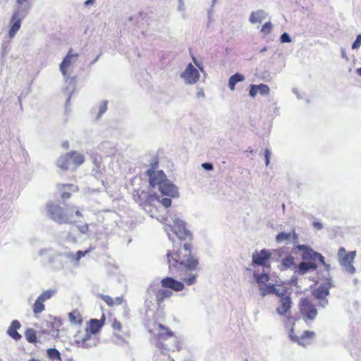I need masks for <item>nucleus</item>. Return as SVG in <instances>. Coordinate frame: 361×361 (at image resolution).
Instances as JSON below:
<instances>
[{
  "instance_id": "39",
  "label": "nucleus",
  "mask_w": 361,
  "mask_h": 361,
  "mask_svg": "<svg viewBox=\"0 0 361 361\" xmlns=\"http://www.w3.org/2000/svg\"><path fill=\"white\" fill-rule=\"evenodd\" d=\"M257 85H250V97H255L257 92H258V90H257Z\"/></svg>"
},
{
  "instance_id": "16",
  "label": "nucleus",
  "mask_w": 361,
  "mask_h": 361,
  "mask_svg": "<svg viewBox=\"0 0 361 361\" xmlns=\"http://www.w3.org/2000/svg\"><path fill=\"white\" fill-rule=\"evenodd\" d=\"M290 336L293 341L298 343L300 345L305 347L311 343V341L315 336V333L312 331H305L300 336L293 335Z\"/></svg>"
},
{
  "instance_id": "34",
  "label": "nucleus",
  "mask_w": 361,
  "mask_h": 361,
  "mask_svg": "<svg viewBox=\"0 0 361 361\" xmlns=\"http://www.w3.org/2000/svg\"><path fill=\"white\" fill-rule=\"evenodd\" d=\"M272 25L270 22H267L263 25L261 29V32L264 35H268L271 32Z\"/></svg>"
},
{
  "instance_id": "3",
  "label": "nucleus",
  "mask_w": 361,
  "mask_h": 361,
  "mask_svg": "<svg viewBox=\"0 0 361 361\" xmlns=\"http://www.w3.org/2000/svg\"><path fill=\"white\" fill-rule=\"evenodd\" d=\"M184 289V283L182 281L176 280L173 277H165L161 280V287L158 286H150L149 290L151 291L155 297V300L158 307L162 308V303L165 299L169 298L173 295V290L176 292L181 291Z\"/></svg>"
},
{
  "instance_id": "40",
  "label": "nucleus",
  "mask_w": 361,
  "mask_h": 361,
  "mask_svg": "<svg viewBox=\"0 0 361 361\" xmlns=\"http://www.w3.org/2000/svg\"><path fill=\"white\" fill-rule=\"evenodd\" d=\"M281 41L282 42H290L291 41V39L288 34H287L286 32H284L281 36Z\"/></svg>"
},
{
  "instance_id": "2",
  "label": "nucleus",
  "mask_w": 361,
  "mask_h": 361,
  "mask_svg": "<svg viewBox=\"0 0 361 361\" xmlns=\"http://www.w3.org/2000/svg\"><path fill=\"white\" fill-rule=\"evenodd\" d=\"M106 317L102 314L100 319H90L84 331H78L74 335V343L78 348L89 349L96 347L99 338L96 336L105 324Z\"/></svg>"
},
{
  "instance_id": "36",
  "label": "nucleus",
  "mask_w": 361,
  "mask_h": 361,
  "mask_svg": "<svg viewBox=\"0 0 361 361\" xmlns=\"http://www.w3.org/2000/svg\"><path fill=\"white\" fill-rule=\"evenodd\" d=\"M157 200L165 208H168L171 205V198H162L160 200L159 197H157Z\"/></svg>"
},
{
  "instance_id": "48",
  "label": "nucleus",
  "mask_w": 361,
  "mask_h": 361,
  "mask_svg": "<svg viewBox=\"0 0 361 361\" xmlns=\"http://www.w3.org/2000/svg\"><path fill=\"white\" fill-rule=\"evenodd\" d=\"M357 73L361 76V67L357 70Z\"/></svg>"
},
{
  "instance_id": "42",
  "label": "nucleus",
  "mask_w": 361,
  "mask_h": 361,
  "mask_svg": "<svg viewBox=\"0 0 361 361\" xmlns=\"http://www.w3.org/2000/svg\"><path fill=\"white\" fill-rule=\"evenodd\" d=\"M202 168H204L206 170H209H209H212L213 169V166L210 163H203L202 164Z\"/></svg>"
},
{
  "instance_id": "6",
  "label": "nucleus",
  "mask_w": 361,
  "mask_h": 361,
  "mask_svg": "<svg viewBox=\"0 0 361 361\" xmlns=\"http://www.w3.org/2000/svg\"><path fill=\"white\" fill-rule=\"evenodd\" d=\"M47 210L50 218L59 224H74L77 221L75 216L82 218L79 209L74 206L63 209L59 204L49 202L47 204Z\"/></svg>"
},
{
  "instance_id": "52",
  "label": "nucleus",
  "mask_w": 361,
  "mask_h": 361,
  "mask_svg": "<svg viewBox=\"0 0 361 361\" xmlns=\"http://www.w3.org/2000/svg\"><path fill=\"white\" fill-rule=\"evenodd\" d=\"M59 329H58V330H56V334L57 336H58V334H59Z\"/></svg>"
},
{
  "instance_id": "18",
  "label": "nucleus",
  "mask_w": 361,
  "mask_h": 361,
  "mask_svg": "<svg viewBox=\"0 0 361 361\" xmlns=\"http://www.w3.org/2000/svg\"><path fill=\"white\" fill-rule=\"evenodd\" d=\"M73 49H71L66 56L60 64V71L64 76L68 75V68L72 64L73 60L75 61L78 57V54H73Z\"/></svg>"
},
{
  "instance_id": "49",
  "label": "nucleus",
  "mask_w": 361,
  "mask_h": 361,
  "mask_svg": "<svg viewBox=\"0 0 361 361\" xmlns=\"http://www.w3.org/2000/svg\"><path fill=\"white\" fill-rule=\"evenodd\" d=\"M28 361H41V360L35 359V358H32V359L29 360Z\"/></svg>"
},
{
  "instance_id": "12",
  "label": "nucleus",
  "mask_w": 361,
  "mask_h": 361,
  "mask_svg": "<svg viewBox=\"0 0 361 361\" xmlns=\"http://www.w3.org/2000/svg\"><path fill=\"white\" fill-rule=\"evenodd\" d=\"M271 253L269 250L263 249L260 251H255L252 256V266L255 267L261 266L267 270L270 269L269 261L271 258Z\"/></svg>"
},
{
  "instance_id": "51",
  "label": "nucleus",
  "mask_w": 361,
  "mask_h": 361,
  "mask_svg": "<svg viewBox=\"0 0 361 361\" xmlns=\"http://www.w3.org/2000/svg\"><path fill=\"white\" fill-rule=\"evenodd\" d=\"M192 59H193L194 63L197 64L196 59H195V58L194 56L192 57Z\"/></svg>"
},
{
  "instance_id": "11",
  "label": "nucleus",
  "mask_w": 361,
  "mask_h": 361,
  "mask_svg": "<svg viewBox=\"0 0 361 361\" xmlns=\"http://www.w3.org/2000/svg\"><path fill=\"white\" fill-rule=\"evenodd\" d=\"M171 231L181 240L192 239V233L185 227V223L179 219L173 220V225L169 226Z\"/></svg>"
},
{
  "instance_id": "29",
  "label": "nucleus",
  "mask_w": 361,
  "mask_h": 361,
  "mask_svg": "<svg viewBox=\"0 0 361 361\" xmlns=\"http://www.w3.org/2000/svg\"><path fill=\"white\" fill-rule=\"evenodd\" d=\"M100 298L105 302L109 306L112 307L115 305H120L122 302V298L117 297L115 300H114L109 295H100Z\"/></svg>"
},
{
  "instance_id": "33",
  "label": "nucleus",
  "mask_w": 361,
  "mask_h": 361,
  "mask_svg": "<svg viewBox=\"0 0 361 361\" xmlns=\"http://www.w3.org/2000/svg\"><path fill=\"white\" fill-rule=\"evenodd\" d=\"M257 85L258 92L262 95H268L270 92L269 86L266 84H259Z\"/></svg>"
},
{
  "instance_id": "20",
  "label": "nucleus",
  "mask_w": 361,
  "mask_h": 361,
  "mask_svg": "<svg viewBox=\"0 0 361 361\" xmlns=\"http://www.w3.org/2000/svg\"><path fill=\"white\" fill-rule=\"evenodd\" d=\"M21 327V324L18 320L12 321L10 326L7 330L8 335L16 341H18L22 338L21 334L18 332V330Z\"/></svg>"
},
{
  "instance_id": "8",
  "label": "nucleus",
  "mask_w": 361,
  "mask_h": 361,
  "mask_svg": "<svg viewBox=\"0 0 361 361\" xmlns=\"http://www.w3.org/2000/svg\"><path fill=\"white\" fill-rule=\"evenodd\" d=\"M298 308L300 314L305 321L314 320L317 316V310L315 305L307 298L300 299Z\"/></svg>"
},
{
  "instance_id": "50",
  "label": "nucleus",
  "mask_w": 361,
  "mask_h": 361,
  "mask_svg": "<svg viewBox=\"0 0 361 361\" xmlns=\"http://www.w3.org/2000/svg\"><path fill=\"white\" fill-rule=\"evenodd\" d=\"M149 212L152 213V216H156V214L153 213L152 209L149 210Z\"/></svg>"
},
{
  "instance_id": "15",
  "label": "nucleus",
  "mask_w": 361,
  "mask_h": 361,
  "mask_svg": "<svg viewBox=\"0 0 361 361\" xmlns=\"http://www.w3.org/2000/svg\"><path fill=\"white\" fill-rule=\"evenodd\" d=\"M181 77L187 84H195L200 79V73L192 63H189L181 73Z\"/></svg>"
},
{
  "instance_id": "19",
  "label": "nucleus",
  "mask_w": 361,
  "mask_h": 361,
  "mask_svg": "<svg viewBox=\"0 0 361 361\" xmlns=\"http://www.w3.org/2000/svg\"><path fill=\"white\" fill-rule=\"evenodd\" d=\"M260 295L264 297L269 294H274L276 296L283 295L282 287L277 288L275 285L266 283L259 287Z\"/></svg>"
},
{
  "instance_id": "26",
  "label": "nucleus",
  "mask_w": 361,
  "mask_h": 361,
  "mask_svg": "<svg viewBox=\"0 0 361 361\" xmlns=\"http://www.w3.org/2000/svg\"><path fill=\"white\" fill-rule=\"evenodd\" d=\"M71 161L68 153L61 156L57 161V166L62 170L66 171L69 169Z\"/></svg>"
},
{
  "instance_id": "47",
  "label": "nucleus",
  "mask_w": 361,
  "mask_h": 361,
  "mask_svg": "<svg viewBox=\"0 0 361 361\" xmlns=\"http://www.w3.org/2000/svg\"><path fill=\"white\" fill-rule=\"evenodd\" d=\"M94 2V0H87L85 4L86 5H88V4H93Z\"/></svg>"
},
{
  "instance_id": "53",
  "label": "nucleus",
  "mask_w": 361,
  "mask_h": 361,
  "mask_svg": "<svg viewBox=\"0 0 361 361\" xmlns=\"http://www.w3.org/2000/svg\"><path fill=\"white\" fill-rule=\"evenodd\" d=\"M266 49H267L266 48H264V49L262 50V51H266Z\"/></svg>"
},
{
  "instance_id": "13",
  "label": "nucleus",
  "mask_w": 361,
  "mask_h": 361,
  "mask_svg": "<svg viewBox=\"0 0 361 361\" xmlns=\"http://www.w3.org/2000/svg\"><path fill=\"white\" fill-rule=\"evenodd\" d=\"M26 13V12L23 14L21 13L19 8L13 13L9 22L10 30L8 36L10 38L13 37L17 32L20 30L22 20L25 16Z\"/></svg>"
},
{
  "instance_id": "43",
  "label": "nucleus",
  "mask_w": 361,
  "mask_h": 361,
  "mask_svg": "<svg viewBox=\"0 0 361 361\" xmlns=\"http://www.w3.org/2000/svg\"><path fill=\"white\" fill-rule=\"evenodd\" d=\"M107 109V105L106 103H104V104L100 107L99 109V114H104Z\"/></svg>"
},
{
  "instance_id": "7",
  "label": "nucleus",
  "mask_w": 361,
  "mask_h": 361,
  "mask_svg": "<svg viewBox=\"0 0 361 361\" xmlns=\"http://www.w3.org/2000/svg\"><path fill=\"white\" fill-rule=\"evenodd\" d=\"M297 249L302 252V259L303 262L300 263L298 267V272L300 275L316 270L318 267L317 262L325 264L324 257L305 245H299L297 246Z\"/></svg>"
},
{
  "instance_id": "31",
  "label": "nucleus",
  "mask_w": 361,
  "mask_h": 361,
  "mask_svg": "<svg viewBox=\"0 0 361 361\" xmlns=\"http://www.w3.org/2000/svg\"><path fill=\"white\" fill-rule=\"evenodd\" d=\"M47 353L49 358L51 360H62L60 352L56 348L47 349Z\"/></svg>"
},
{
  "instance_id": "5",
  "label": "nucleus",
  "mask_w": 361,
  "mask_h": 361,
  "mask_svg": "<svg viewBox=\"0 0 361 361\" xmlns=\"http://www.w3.org/2000/svg\"><path fill=\"white\" fill-rule=\"evenodd\" d=\"M157 166V162L155 163L152 169H149L146 172L149 176L150 186L152 188L158 186L159 190L164 195L169 196L172 198L178 197L179 193L177 187L167 179L163 171H154Z\"/></svg>"
},
{
  "instance_id": "9",
  "label": "nucleus",
  "mask_w": 361,
  "mask_h": 361,
  "mask_svg": "<svg viewBox=\"0 0 361 361\" xmlns=\"http://www.w3.org/2000/svg\"><path fill=\"white\" fill-rule=\"evenodd\" d=\"M355 256V251L347 252L343 247H340L338 251V259L340 264L350 274H353L355 271V269L353 265Z\"/></svg>"
},
{
  "instance_id": "30",
  "label": "nucleus",
  "mask_w": 361,
  "mask_h": 361,
  "mask_svg": "<svg viewBox=\"0 0 361 361\" xmlns=\"http://www.w3.org/2000/svg\"><path fill=\"white\" fill-rule=\"evenodd\" d=\"M111 327L116 336L120 337L123 335V331L122 324L116 318L112 319Z\"/></svg>"
},
{
  "instance_id": "24",
  "label": "nucleus",
  "mask_w": 361,
  "mask_h": 361,
  "mask_svg": "<svg viewBox=\"0 0 361 361\" xmlns=\"http://www.w3.org/2000/svg\"><path fill=\"white\" fill-rule=\"evenodd\" d=\"M266 18V13L262 10L252 12L250 16V22L252 24L260 23Z\"/></svg>"
},
{
  "instance_id": "46",
  "label": "nucleus",
  "mask_w": 361,
  "mask_h": 361,
  "mask_svg": "<svg viewBox=\"0 0 361 361\" xmlns=\"http://www.w3.org/2000/svg\"><path fill=\"white\" fill-rule=\"evenodd\" d=\"M16 2H17V4L18 5L21 6V5H23L25 3H27L28 4V0H16Z\"/></svg>"
},
{
  "instance_id": "23",
  "label": "nucleus",
  "mask_w": 361,
  "mask_h": 361,
  "mask_svg": "<svg viewBox=\"0 0 361 361\" xmlns=\"http://www.w3.org/2000/svg\"><path fill=\"white\" fill-rule=\"evenodd\" d=\"M68 154L69 155L71 164L75 166L81 165L85 161L84 156L76 151L68 152Z\"/></svg>"
},
{
  "instance_id": "10",
  "label": "nucleus",
  "mask_w": 361,
  "mask_h": 361,
  "mask_svg": "<svg viewBox=\"0 0 361 361\" xmlns=\"http://www.w3.org/2000/svg\"><path fill=\"white\" fill-rule=\"evenodd\" d=\"M283 295L277 297L280 298L279 305L276 308V312L281 316H286L290 314L292 307L291 293L288 291L286 287H282Z\"/></svg>"
},
{
  "instance_id": "14",
  "label": "nucleus",
  "mask_w": 361,
  "mask_h": 361,
  "mask_svg": "<svg viewBox=\"0 0 361 361\" xmlns=\"http://www.w3.org/2000/svg\"><path fill=\"white\" fill-rule=\"evenodd\" d=\"M56 293L54 290H47L44 291L35 300L32 306L35 314L42 313L45 310L44 302L50 299Z\"/></svg>"
},
{
  "instance_id": "4",
  "label": "nucleus",
  "mask_w": 361,
  "mask_h": 361,
  "mask_svg": "<svg viewBox=\"0 0 361 361\" xmlns=\"http://www.w3.org/2000/svg\"><path fill=\"white\" fill-rule=\"evenodd\" d=\"M155 326L157 331L154 334L155 345L161 353L165 354L170 350L174 351L175 349L180 350L181 348L180 341L171 330L161 323H157Z\"/></svg>"
},
{
  "instance_id": "17",
  "label": "nucleus",
  "mask_w": 361,
  "mask_h": 361,
  "mask_svg": "<svg viewBox=\"0 0 361 361\" xmlns=\"http://www.w3.org/2000/svg\"><path fill=\"white\" fill-rule=\"evenodd\" d=\"M57 189L61 194V197L63 200L69 199L71 197L72 193L75 192L78 190L77 185L73 184H58Z\"/></svg>"
},
{
  "instance_id": "1",
  "label": "nucleus",
  "mask_w": 361,
  "mask_h": 361,
  "mask_svg": "<svg viewBox=\"0 0 361 361\" xmlns=\"http://www.w3.org/2000/svg\"><path fill=\"white\" fill-rule=\"evenodd\" d=\"M192 246L184 243L183 247L177 251L167 252L169 269L172 274L177 275L187 285L191 286L196 283L197 274H188L198 269V259L192 255Z\"/></svg>"
},
{
  "instance_id": "37",
  "label": "nucleus",
  "mask_w": 361,
  "mask_h": 361,
  "mask_svg": "<svg viewBox=\"0 0 361 361\" xmlns=\"http://www.w3.org/2000/svg\"><path fill=\"white\" fill-rule=\"evenodd\" d=\"M91 248L85 250V251H81L79 250L75 254V260L78 262L82 257H85L87 254H88L91 251Z\"/></svg>"
},
{
  "instance_id": "25",
  "label": "nucleus",
  "mask_w": 361,
  "mask_h": 361,
  "mask_svg": "<svg viewBox=\"0 0 361 361\" xmlns=\"http://www.w3.org/2000/svg\"><path fill=\"white\" fill-rule=\"evenodd\" d=\"M253 276L255 279V281L259 287L264 284H266L270 279L269 274L268 272H263L262 274H259L256 271L254 272Z\"/></svg>"
},
{
  "instance_id": "21",
  "label": "nucleus",
  "mask_w": 361,
  "mask_h": 361,
  "mask_svg": "<svg viewBox=\"0 0 361 361\" xmlns=\"http://www.w3.org/2000/svg\"><path fill=\"white\" fill-rule=\"evenodd\" d=\"M298 237L296 234L295 229H293L289 233H285V232H281L276 236V240L278 243H283V242H290L293 240L294 243H296L298 241Z\"/></svg>"
},
{
  "instance_id": "45",
  "label": "nucleus",
  "mask_w": 361,
  "mask_h": 361,
  "mask_svg": "<svg viewBox=\"0 0 361 361\" xmlns=\"http://www.w3.org/2000/svg\"><path fill=\"white\" fill-rule=\"evenodd\" d=\"M54 324H55L57 327H59L61 326L62 323L61 320L55 319Z\"/></svg>"
},
{
  "instance_id": "44",
  "label": "nucleus",
  "mask_w": 361,
  "mask_h": 361,
  "mask_svg": "<svg viewBox=\"0 0 361 361\" xmlns=\"http://www.w3.org/2000/svg\"><path fill=\"white\" fill-rule=\"evenodd\" d=\"M313 226L314 228H316L318 230H320L322 228V224L319 222L314 221L313 223Z\"/></svg>"
},
{
  "instance_id": "22",
  "label": "nucleus",
  "mask_w": 361,
  "mask_h": 361,
  "mask_svg": "<svg viewBox=\"0 0 361 361\" xmlns=\"http://www.w3.org/2000/svg\"><path fill=\"white\" fill-rule=\"evenodd\" d=\"M68 319L71 324L75 326H80L83 322V318L80 312L78 310H73L68 314Z\"/></svg>"
},
{
  "instance_id": "38",
  "label": "nucleus",
  "mask_w": 361,
  "mask_h": 361,
  "mask_svg": "<svg viewBox=\"0 0 361 361\" xmlns=\"http://www.w3.org/2000/svg\"><path fill=\"white\" fill-rule=\"evenodd\" d=\"M360 46H361V35L360 34L357 36L355 41L353 42V44L352 45V49H358Z\"/></svg>"
},
{
  "instance_id": "27",
  "label": "nucleus",
  "mask_w": 361,
  "mask_h": 361,
  "mask_svg": "<svg viewBox=\"0 0 361 361\" xmlns=\"http://www.w3.org/2000/svg\"><path fill=\"white\" fill-rule=\"evenodd\" d=\"M25 337L28 343H36L37 342V332L32 328L26 329L25 331Z\"/></svg>"
},
{
  "instance_id": "41",
  "label": "nucleus",
  "mask_w": 361,
  "mask_h": 361,
  "mask_svg": "<svg viewBox=\"0 0 361 361\" xmlns=\"http://www.w3.org/2000/svg\"><path fill=\"white\" fill-rule=\"evenodd\" d=\"M264 157H265V163L266 165H269V159H270V152L268 149H266L264 151Z\"/></svg>"
},
{
  "instance_id": "35",
  "label": "nucleus",
  "mask_w": 361,
  "mask_h": 361,
  "mask_svg": "<svg viewBox=\"0 0 361 361\" xmlns=\"http://www.w3.org/2000/svg\"><path fill=\"white\" fill-rule=\"evenodd\" d=\"M329 295V290L326 288H319L317 291L316 297L317 298H324Z\"/></svg>"
},
{
  "instance_id": "28",
  "label": "nucleus",
  "mask_w": 361,
  "mask_h": 361,
  "mask_svg": "<svg viewBox=\"0 0 361 361\" xmlns=\"http://www.w3.org/2000/svg\"><path fill=\"white\" fill-rule=\"evenodd\" d=\"M245 80V77L240 74V73H235L233 75H232L229 80H228V87L231 90H235V87L236 83L239 82H242Z\"/></svg>"
},
{
  "instance_id": "32",
  "label": "nucleus",
  "mask_w": 361,
  "mask_h": 361,
  "mask_svg": "<svg viewBox=\"0 0 361 361\" xmlns=\"http://www.w3.org/2000/svg\"><path fill=\"white\" fill-rule=\"evenodd\" d=\"M281 264L285 269L290 268L294 264V258L292 256L286 257L283 259Z\"/></svg>"
}]
</instances>
